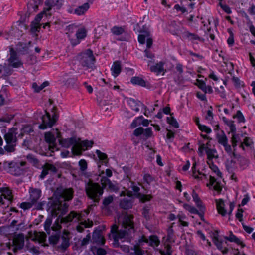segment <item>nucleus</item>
Wrapping results in <instances>:
<instances>
[{"mask_svg":"<svg viewBox=\"0 0 255 255\" xmlns=\"http://www.w3.org/2000/svg\"><path fill=\"white\" fill-rule=\"evenodd\" d=\"M247 25L250 32L255 37V27L253 25L250 20H249L247 22Z\"/></svg>","mask_w":255,"mask_h":255,"instance_id":"obj_53","label":"nucleus"},{"mask_svg":"<svg viewBox=\"0 0 255 255\" xmlns=\"http://www.w3.org/2000/svg\"><path fill=\"white\" fill-rule=\"evenodd\" d=\"M149 32L146 31L141 32V33L139 34L138 37V42L143 44L145 43V39H147L149 37Z\"/></svg>","mask_w":255,"mask_h":255,"instance_id":"obj_37","label":"nucleus"},{"mask_svg":"<svg viewBox=\"0 0 255 255\" xmlns=\"http://www.w3.org/2000/svg\"><path fill=\"white\" fill-rule=\"evenodd\" d=\"M164 63L160 62L155 65L150 67V70L152 72L159 74L164 71Z\"/></svg>","mask_w":255,"mask_h":255,"instance_id":"obj_35","label":"nucleus"},{"mask_svg":"<svg viewBox=\"0 0 255 255\" xmlns=\"http://www.w3.org/2000/svg\"><path fill=\"white\" fill-rule=\"evenodd\" d=\"M0 205L8 206L12 199L11 191L7 187L0 188Z\"/></svg>","mask_w":255,"mask_h":255,"instance_id":"obj_13","label":"nucleus"},{"mask_svg":"<svg viewBox=\"0 0 255 255\" xmlns=\"http://www.w3.org/2000/svg\"><path fill=\"white\" fill-rule=\"evenodd\" d=\"M198 128L202 132H204L207 134L210 133L212 132V129L209 127L204 125H199Z\"/></svg>","mask_w":255,"mask_h":255,"instance_id":"obj_48","label":"nucleus"},{"mask_svg":"<svg viewBox=\"0 0 255 255\" xmlns=\"http://www.w3.org/2000/svg\"><path fill=\"white\" fill-rule=\"evenodd\" d=\"M96 153L100 160H102L103 162H105V160L107 157L106 154L101 152L99 150L96 151Z\"/></svg>","mask_w":255,"mask_h":255,"instance_id":"obj_50","label":"nucleus"},{"mask_svg":"<svg viewBox=\"0 0 255 255\" xmlns=\"http://www.w3.org/2000/svg\"><path fill=\"white\" fill-rule=\"evenodd\" d=\"M243 212H244L243 209L242 208H240V222L242 224V226L244 230V231L246 233H247L248 234H250L253 231L254 228L250 226L246 225L244 222H243Z\"/></svg>","mask_w":255,"mask_h":255,"instance_id":"obj_34","label":"nucleus"},{"mask_svg":"<svg viewBox=\"0 0 255 255\" xmlns=\"http://www.w3.org/2000/svg\"><path fill=\"white\" fill-rule=\"evenodd\" d=\"M45 114L41 117L42 123L39 126V128L41 129H45L48 127H52L58 118L55 112H52V115L46 111H45Z\"/></svg>","mask_w":255,"mask_h":255,"instance_id":"obj_9","label":"nucleus"},{"mask_svg":"<svg viewBox=\"0 0 255 255\" xmlns=\"http://www.w3.org/2000/svg\"><path fill=\"white\" fill-rule=\"evenodd\" d=\"M121 196H124V199L120 202V206L125 209H129L132 205V194L130 192H127V191H123L120 194Z\"/></svg>","mask_w":255,"mask_h":255,"instance_id":"obj_14","label":"nucleus"},{"mask_svg":"<svg viewBox=\"0 0 255 255\" xmlns=\"http://www.w3.org/2000/svg\"><path fill=\"white\" fill-rule=\"evenodd\" d=\"M223 121L229 128L231 133H235L236 127L234 122L230 120L227 119L225 117L223 118Z\"/></svg>","mask_w":255,"mask_h":255,"instance_id":"obj_36","label":"nucleus"},{"mask_svg":"<svg viewBox=\"0 0 255 255\" xmlns=\"http://www.w3.org/2000/svg\"><path fill=\"white\" fill-rule=\"evenodd\" d=\"M112 33L115 35H119L124 32V29L122 27L114 26L111 29Z\"/></svg>","mask_w":255,"mask_h":255,"instance_id":"obj_45","label":"nucleus"},{"mask_svg":"<svg viewBox=\"0 0 255 255\" xmlns=\"http://www.w3.org/2000/svg\"><path fill=\"white\" fill-rule=\"evenodd\" d=\"M91 251L95 255H105L106 253L104 249L100 248H96L92 247L91 248Z\"/></svg>","mask_w":255,"mask_h":255,"instance_id":"obj_44","label":"nucleus"},{"mask_svg":"<svg viewBox=\"0 0 255 255\" xmlns=\"http://www.w3.org/2000/svg\"><path fill=\"white\" fill-rule=\"evenodd\" d=\"M208 148L204 144L201 145L198 148V153L200 156H202L204 154V151H205V149Z\"/></svg>","mask_w":255,"mask_h":255,"instance_id":"obj_63","label":"nucleus"},{"mask_svg":"<svg viewBox=\"0 0 255 255\" xmlns=\"http://www.w3.org/2000/svg\"><path fill=\"white\" fill-rule=\"evenodd\" d=\"M227 241L234 242L237 245H239V240L232 233H231L229 237H225L223 239L219 237L217 234L213 237V242L217 248L224 254L227 253L228 251Z\"/></svg>","mask_w":255,"mask_h":255,"instance_id":"obj_7","label":"nucleus"},{"mask_svg":"<svg viewBox=\"0 0 255 255\" xmlns=\"http://www.w3.org/2000/svg\"><path fill=\"white\" fill-rule=\"evenodd\" d=\"M143 134L144 136L146 138H149L151 137L152 135L151 128H148L145 129L144 131L143 130Z\"/></svg>","mask_w":255,"mask_h":255,"instance_id":"obj_57","label":"nucleus"},{"mask_svg":"<svg viewBox=\"0 0 255 255\" xmlns=\"http://www.w3.org/2000/svg\"><path fill=\"white\" fill-rule=\"evenodd\" d=\"M58 139L59 144L64 147L69 148L72 146V151L74 154L78 155L80 150L78 146V139L76 137H72L69 138L62 139L61 133L57 129H52L49 132L45 133V139L47 143L49 144V149L52 152L58 150V148L56 146V139Z\"/></svg>","mask_w":255,"mask_h":255,"instance_id":"obj_4","label":"nucleus"},{"mask_svg":"<svg viewBox=\"0 0 255 255\" xmlns=\"http://www.w3.org/2000/svg\"><path fill=\"white\" fill-rule=\"evenodd\" d=\"M51 171L52 172H55L56 169L55 167L50 164H46L44 167L42 173L40 176L41 179H44V178L48 174V172Z\"/></svg>","mask_w":255,"mask_h":255,"instance_id":"obj_28","label":"nucleus"},{"mask_svg":"<svg viewBox=\"0 0 255 255\" xmlns=\"http://www.w3.org/2000/svg\"><path fill=\"white\" fill-rule=\"evenodd\" d=\"M27 159L29 162L33 165H36L38 163L37 160L32 155H28L27 156Z\"/></svg>","mask_w":255,"mask_h":255,"instance_id":"obj_58","label":"nucleus"},{"mask_svg":"<svg viewBox=\"0 0 255 255\" xmlns=\"http://www.w3.org/2000/svg\"><path fill=\"white\" fill-rule=\"evenodd\" d=\"M133 215L123 213L118 218V225H113L111 232L114 239V244L118 246V241L129 242L134 232Z\"/></svg>","mask_w":255,"mask_h":255,"instance_id":"obj_2","label":"nucleus"},{"mask_svg":"<svg viewBox=\"0 0 255 255\" xmlns=\"http://www.w3.org/2000/svg\"><path fill=\"white\" fill-rule=\"evenodd\" d=\"M205 152L207 156V161L212 162L213 159H217L218 157L217 152L215 149L206 148Z\"/></svg>","mask_w":255,"mask_h":255,"instance_id":"obj_30","label":"nucleus"},{"mask_svg":"<svg viewBox=\"0 0 255 255\" xmlns=\"http://www.w3.org/2000/svg\"><path fill=\"white\" fill-rule=\"evenodd\" d=\"M161 254L162 255H171V247L169 245H167L166 246V252L161 251Z\"/></svg>","mask_w":255,"mask_h":255,"instance_id":"obj_64","label":"nucleus"},{"mask_svg":"<svg viewBox=\"0 0 255 255\" xmlns=\"http://www.w3.org/2000/svg\"><path fill=\"white\" fill-rule=\"evenodd\" d=\"M250 200V196L248 193H246L243 196V198L242 200L241 203H240V207L244 206L246 205Z\"/></svg>","mask_w":255,"mask_h":255,"instance_id":"obj_52","label":"nucleus"},{"mask_svg":"<svg viewBox=\"0 0 255 255\" xmlns=\"http://www.w3.org/2000/svg\"><path fill=\"white\" fill-rule=\"evenodd\" d=\"M149 124V121L145 119L142 116L136 117L130 124V128H134L138 126L142 125L144 126H147Z\"/></svg>","mask_w":255,"mask_h":255,"instance_id":"obj_21","label":"nucleus"},{"mask_svg":"<svg viewBox=\"0 0 255 255\" xmlns=\"http://www.w3.org/2000/svg\"><path fill=\"white\" fill-rule=\"evenodd\" d=\"M29 193L30 202H23L21 204V208L24 210L31 208L37 202L41 196V192L39 189H30Z\"/></svg>","mask_w":255,"mask_h":255,"instance_id":"obj_10","label":"nucleus"},{"mask_svg":"<svg viewBox=\"0 0 255 255\" xmlns=\"http://www.w3.org/2000/svg\"><path fill=\"white\" fill-rule=\"evenodd\" d=\"M48 84V83L47 82H44L40 85V87L38 88V89H36V87H37V84L36 83H34L32 84V88L35 92H38L42 90L44 88L47 86Z\"/></svg>","mask_w":255,"mask_h":255,"instance_id":"obj_46","label":"nucleus"},{"mask_svg":"<svg viewBox=\"0 0 255 255\" xmlns=\"http://www.w3.org/2000/svg\"><path fill=\"white\" fill-rule=\"evenodd\" d=\"M46 236L44 232H40L35 231L33 233H31L30 238L34 241L39 243H43L46 240Z\"/></svg>","mask_w":255,"mask_h":255,"instance_id":"obj_25","label":"nucleus"},{"mask_svg":"<svg viewBox=\"0 0 255 255\" xmlns=\"http://www.w3.org/2000/svg\"><path fill=\"white\" fill-rule=\"evenodd\" d=\"M73 195V191L72 189H64L59 197L57 198V203L51 209L53 215L57 216L59 214L58 218L57 219L56 227L53 226L52 228L53 230H58L61 228V225L59 224L60 220L61 223H68L72 221L79 222V225L77 226V230L79 232H82L84 228H89L93 226V222L89 220H83L81 219V215L74 212H71L68 216L63 218H60V216L63 214L65 210L68 207V204L65 202L69 201L72 199Z\"/></svg>","mask_w":255,"mask_h":255,"instance_id":"obj_1","label":"nucleus"},{"mask_svg":"<svg viewBox=\"0 0 255 255\" xmlns=\"http://www.w3.org/2000/svg\"><path fill=\"white\" fill-rule=\"evenodd\" d=\"M192 196L194 201L195 202L197 206L199 207L200 210H203L204 207L202 205V202L200 200L199 198H198L197 194L195 193L194 192H193Z\"/></svg>","mask_w":255,"mask_h":255,"instance_id":"obj_42","label":"nucleus"},{"mask_svg":"<svg viewBox=\"0 0 255 255\" xmlns=\"http://www.w3.org/2000/svg\"><path fill=\"white\" fill-rule=\"evenodd\" d=\"M90 5L88 3H85L83 5L74 9V14L77 15L84 14L89 8Z\"/></svg>","mask_w":255,"mask_h":255,"instance_id":"obj_32","label":"nucleus"},{"mask_svg":"<svg viewBox=\"0 0 255 255\" xmlns=\"http://www.w3.org/2000/svg\"><path fill=\"white\" fill-rule=\"evenodd\" d=\"M17 128H11L7 133L5 134L4 138L7 143H15L17 138Z\"/></svg>","mask_w":255,"mask_h":255,"instance_id":"obj_20","label":"nucleus"},{"mask_svg":"<svg viewBox=\"0 0 255 255\" xmlns=\"http://www.w3.org/2000/svg\"><path fill=\"white\" fill-rule=\"evenodd\" d=\"M15 143H7L5 146V149L8 152H13L15 150Z\"/></svg>","mask_w":255,"mask_h":255,"instance_id":"obj_55","label":"nucleus"},{"mask_svg":"<svg viewBox=\"0 0 255 255\" xmlns=\"http://www.w3.org/2000/svg\"><path fill=\"white\" fill-rule=\"evenodd\" d=\"M99 176L97 181L100 182L102 187H101L98 183H94L90 181L86 187V193L88 197L98 202L100 197L103 193V189L108 187L110 190L115 192L119 189L118 184L115 182H112L107 177L112 176V172L110 169H107L105 173L103 170L100 169L98 171Z\"/></svg>","mask_w":255,"mask_h":255,"instance_id":"obj_3","label":"nucleus"},{"mask_svg":"<svg viewBox=\"0 0 255 255\" xmlns=\"http://www.w3.org/2000/svg\"><path fill=\"white\" fill-rule=\"evenodd\" d=\"M45 3L46 7L44 8L43 11L38 14L35 18V23L37 25L39 24V23L43 17V15H45L47 16V12L51 9L52 7H54L56 5V4L54 3V1L53 0H47L45 2Z\"/></svg>","mask_w":255,"mask_h":255,"instance_id":"obj_16","label":"nucleus"},{"mask_svg":"<svg viewBox=\"0 0 255 255\" xmlns=\"http://www.w3.org/2000/svg\"><path fill=\"white\" fill-rule=\"evenodd\" d=\"M216 203L218 212L222 216H230L235 207L234 203L224 202L222 199L216 200Z\"/></svg>","mask_w":255,"mask_h":255,"instance_id":"obj_8","label":"nucleus"},{"mask_svg":"<svg viewBox=\"0 0 255 255\" xmlns=\"http://www.w3.org/2000/svg\"><path fill=\"white\" fill-rule=\"evenodd\" d=\"M70 234L68 232L64 231L63 234L61 237L62 243L61 244V248L62 249H66L69 245Z\"/></svg>","mask_w":255,"mask_h":255,"instance_id":"obj_33","label":"nucleus"},{"mask_svg":"<svg viewBox=\"0 0 255 255\" xmlns=\"http://www.w3.org/2000/svg\"><path fill=\"white\" fill-rule=\"evenodd\" d=\"M130 81L133 84L139 85L142 86L145 85V81L143 79L138 77H132Z\"/></svg>","mask_w":255,"mask_h":255,"instance_id":"obj_38","label":"nucleus"},{"mask_svg":"<svg viewBox=\"0 0 255 255\" xmlns=\"http://www.w3.org/2000/svg\"><path fill=\"white\" fill-rule=\"evenodd\" d=\"M113 200V197L112 196H109L105 198L103 201V204L104 206H107L109 205Z\"/></svg>","mask_w":255,"mask_h":255,"instance_id":"obj_59","label":"nucleus"},{"mask_svg":"<svg viewBox=\"0 0 255 255\" xmlns=\"http://www.w3.org/2000/svg\"><path fill=\"white\" fill-rule=\"evenodd\" d=\"M129 105L130 106L131 109L136 111L138 112L139 111V105L133 99H130L128 101Z\"/></svg>","mask_w":255,"mask_h":255,"instance_id":"obj_41","label":"nucleus"},{"mask_svg":"<svg viewBox=\"0 0 255 255\" xmlns=\"http://www.w3.org/2000/svg\"><path fill=\"white\" fill-rule=\"evenodd\" d=\"M111 70L112 74L115 77L118 76L121 72V65L119 61L114 62L113 64Z\"/></svg>","mask_w":255,"mask_h":255,"instance_id":"obj_31","label":"nucleus"},{"mask_svg":"<svg viewBox=\"0 0 255 255\" xmlns=\"http://www.w3.org/2000/svg\"><path fill=\"white\" fill-rule=\"evenodd\" d=\"M132 189L134 192V194L132 195V197L133 196L136 197L142 202L149 201L151 198V196L149 195H143L139 193L138 192L139 191V188L137 186L133 185Z\"/></svg>","mask_w":255,"mask_h":255,"instance_id":"obj_24","label":"nucleus"},{"mask_svg":"<svg viewBox=\"0 0 255 255\" xmlns=\"http://www.w3.org/2000/svg\"><path fill=\"white\" fill-rule=\"evenodd\" d=\"M207 164L209 165L210 168L217 175L220 177H221L222 173L219 171L218 167L214 164L212 162L207 161Z\"/></svg>","mask_w":255,"mask_h":255,"instance_id":"obj_40","label":"nucleus"},{"mask_svg":"<svg viewBox=\"0 0 255 255\" xmlns=\"http://www.w3.org/2000/svg\"><path fill=\"white\" fill-rule=\"evenodd\" d=\"M143 133V128L141 127H139L135 129L134 131L133 134L136 136H138Z\"/></svg>","mask_w":255,"mask_h":255,"instance_id":"obj_61","label":"nucleus"},{"mask_svg":"<svg viewBox=\"0 0 255 255\" xmlns=\"http://www.w3.org/2000/svg\"><path fill=\"white\" fill-rule=\"evenodd\" d=\"M87 30L84 26L70 25L66 27V34L72 45L80 43L87 36Z\"/></svg>","mask_w":255,"mask_h":255,"instance_id":"obj_6","label":"nucleus"},{"mask_svg":"<svg viewBox=\"0 0 255 255\" xmlns=\"http://www.w3.org/2000/svg\"><path fill=\"white\" fill-rule=\"evenodd\" d=\"M52 223V220L50 218H48L44 222V229L46 232L49 234L50 233V227Z\"/></svg>","mask_w":255,"mask_h":255,"instance_id":"obj_49","label":"nucleus"},{"mask_svg":"<svg viewBox=\"0 0 255 255\" xmlns=\"http://www.w3.org/2000/svg\"><path fill=\"white\" fill-rule=\"evenodd\" d=\"M93 144V142L92 141L89 140H84L82 141H80L78 139V146L79 149L80 150V153L79 155L82 153V151H84L85 150L88 149L89 148H91Z\"/></svg>","mask_w":255,"mask_h":255,"instance_id":"obj_27","label":"nucleus"},{"mask_svg":"<svg viewBox=\"0 0 255 255\" xmlns=\"http://www.w3.org/2000/svg\"><path fill=\"white\" fill-rule=\"evenodd\" d=\"M122 250L128 255H143L142 251L137 247L129 249L127 245H123L121 247Z\"/></svg>","mask_w":255,"mask_h":255,"instance_id":"obj_19","label":"nucleus"},{"mask_svg":"<svg viewBox=\"0 0 255 255\" xmlns=\"http://www.w3.org/2000/svg\"><path fill=\"white\" fill-rule=\"evenodd\" d=\"M192 175L195 179L202 180L207 178V175L205 174L202 173L198 170H196V163L193 164L191 169Z\"/></svg>","mask_w":255,"mask_h":255,"instance_id":"obj_29","label":"nucleus"},{"mask_svg":"<svg viewBox=\"0 0 255 255\" xmlns=\"http://www.w3.org/2000/svg\"><path fill=\"white\" fill-rule=\"evenodd\" d=\"M207 186L210 189H212L215 191L214 194L220 193L222 190L221 184L212 176H210L209 183L207 184Z\"/></svg>","mask_w":255,"mask_h":255,"instance_id":"obj_18","label":"nucleus"},{"mask_svg":"<svg viewBox=\"0 0 255 255\" xmlns=\"http://www.w3.org/2000/svg\"><path fill=\"white\" fill-rule=\"evenodd\" d=\"M213 118V114L212 111L210 110H208L207 112V114L205 116V119L209 122H211Z\"/></svg>","mask_w":255,"mask_h":255,"instance_id":"obj_60","label":"nucleus"},{"mask_svg":"<svg viewBox=\"0 0 255 255\" xmlns=\"http://www.w3.org/2000/svg\"><path fill=\"white\" fill-rule=\"evenodd\" d=\"M12 118V116L8 115L0 117V126H3L6 123H9Z\"/></svg>","mask_w":255,"mask_h":255,"instance_id":"obj_43","label":"nucleus"},{"mask_svg":"<svg viewBox=\"0 0 255 255\" xmlns=\"http://www.w3.org/2000/svg\"><path fill=\"white\" fill-rule=\"evenodd\" d=\"M143 243H146L152 247H155L159 245V241L158 238L155 236H151L149 238L143 236L139 240V245H142Z\"/></svg>","mask_w":255,"mask_h":255,"instance_id":"obj_17","label":"nucleus"},{"mask_svg":"<svg viewBox=\"0 0 255 255\" xmlns=\"http://www.w3.org/2000/svg\"><path fill=\"white\" fill-rule=\"evenodd\" d=\"M231 146L228 143V138L223 131L217 134V139L219 143L221 144L224 147L226 152L230 155L235 157L236 155V151L237 150V146L239 142V136L236 133H231Z\"/></svg>","mask_w":255,"mask_h":255,"instance_id":"obj_5","label":"nucleus"},{"mask_svg":"<svg viewBox=\"0 0 255 255\" xmlns=\"http://www.w3.org/2000/svg\"><path fill=\"white\" fill-rule=\"evenodd\" d=\"M167 121L168 123L171 125L173 127L177 128L179 127V125L175 119L172 117H167Z\"/></svg>","mask_w":255,"mask_h":255,"instance_id":"obj_47","label":"nucleus"},{"mask_svg":"<svg viewBox=\"0 0 255 255\" xmlns=\"http://www.w3.org/2000/svg\"><path fill=\"white\" fill-rule=\"evenodd\" d=\"M24 237L22 234H18L16 235L12 241L14 246H15L16 249H20L22 248L24 245Z\"/></svg>","mask_w":255,"mask_h":255,"instance_id":"obj_26","label":"nucleus"},{"mask_svg":"<svg viewBox=\"0 0 255 255\" xmlns=\"http://www.w3.org/2000/svg\"><path fill=\"white\" fill-rule=\"evenodd\" d=\"M226 168L228 172L232 174L231 178L236 181L237 177L235 174L234 171L237 170V165L236 164L235 161L233 160L228 161L226 163Z\"/></svg>","mask_w":255,"mask_h":255,"instance_id":"obj_23","label":"nucleus"},{"mask_svg":"<svg viewBox=\"0 0 255 255\" xmlns=\"http://www.w3.org/2000/svg\"><path fill=\"white\" fill-rule=\"evenodd\" d=\"M93 242L98 245L105 244V239L100 230H95L93 233Z\"/></svg>","mask_w":255,"mask_h":255,"instance_id":"obj_22","label":"nucleus"},{"mask_svg":"<svg viewBox=\"0 0 255 255\" xmlns=\"http://www.w3.org/2000/svg\"><path fill=\"white\" fill-rule=\"evenodd\" d=\"M80 61L82 65L88 68H92L95 62L93 52L87 50L80 55Z\"/></svg>","mask_w":255,"mask_h":255,"instance_id":"obj_12","label":"nucleus"},{"mask_svg":"<svg viewBox=\"0 0 255 255\" xmlns=\"http://www.w3.org/2000/svg\"><path fill=\"white\" fill-rule=\"evenodd\" d=\"M196 85L200 89H201L202 91H203L204 90V88H205L206 86V83L204 82V81H203V80H199V79H197L196 80Z\"/></svg>","mask_w":255,"mask_h":255,"instance_id":"obj_56","label":"nucleus"},{"mask_svg":"<svg viewBox=\"0 0 255 255\" xmlns=\"http://www.w3.org/2000/svg\"><path fill=\"white\" fill-rule=\"evenodd\" d=\"M184 208L189 212L193 214H197L198 213L197 210L189 204H184Z\"/></svg>","mask_w":255,"mask_h":255,"instance_id":"obj_51","label":"nucleus"},{"mask_svg":"<svg viewBox=\"0 0 255 255\" xmlns=\"http://www.w3.org/2000/svg\"><path fill=\"white\" fill-rule=\"evenodd\" d=\"M246 128V126H244L242 127L240 131V137H243L242 141L240 140V148L243 151L245 150L246 147L249 149H252L254 148V142L252 138L246 136L247 135V131L245 130Z\"/></svg>","mask_w":255,"mask_h":255,"instance_id":"obj_11","label":"nucleus"},{"mask_svg":"<svg viewBox=\"0 0 255 255\" xmlns=\"http://www.w3.org/2000/svg\"><path fill=\"white\" fill-rule=\"evenodd\" d=\"M10 56L8 60L9 66L13 68H18L23 65L21 60L16 53L12 48L10 49Z\"/></svg>","mask_w":255,"mask_h":255,"instance_id":"obj_15","label":"nucleus"},{"mask_svg":"<svg viewBox=\"0 0 255 255\" xmlns=\"http://www.w3.org/2000/svg\"><path fill=\"white\" fill-rule=\"evenodd\" d=\"M79 165L81 171H85L87 168V163L84 159H81L79 161Z\"/></svg>","mask_w":255,"mask_h":255,"instance_id":"obj_54","label":"nucleus"},{"mask_svg":"<svg viewBox=\"0 0 255 255\" xmlns=\"http://www.w3.org/2000/svg\"><path fill=\"white\" fill-rule=\"evenodd\" d=\"M173 235V231L172 227H170L168 230V236H167V240L169 242H171L172 241Z\"/></svg>","mask_w":255,"mask_h":255,"instance_id":"obj_62","label":"nucleus"},{"mask_svg":"<svg viewBox=\"0 0 255 255\" xmlns=\"http://www.w3.org/2000/svg\"><path fill=\"white\" fill-rule=\"evenodd\" d=\"M177 217L180 225L182 226L186 227L188 225V222L185 220L186 219V216L182 212L178 214Z\"/></svg>","mask_w":255,"mask_h":255,"instance_id":"obj_39","label":"nucleus"}]
</instances>
